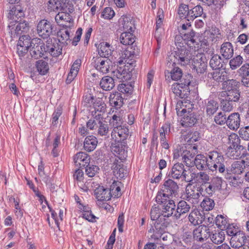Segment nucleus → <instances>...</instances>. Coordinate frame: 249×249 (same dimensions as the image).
Listing matches in <instances>:
<instances>
[{
    "label": "nucleus",
    "mask_w": 249,
    "mask_h": 249,
    "mask_svg": "<svg viewBox=\"0 0 249 249\" xmlns=\"http://www.w3.org/2000/svg\"><path fill=\"white\" fill-rule=\"evenodd\" d=\"M97 143L98 141L95 136L93 135L87 136L84 142V149L88 152L92 151L96 147Z\"/></svg>",
    "instance_id": "obj_31"
},
{
    "label": "nucleus",
    "mask_w": 249,
    "mask_h": 249,
    "mask_svg": "<svg viewBox=\"0 0 249 249\" xmlns=\"http://www.w3.org/2000/svg\"><path fill=\"white\" fill-rule=\"evenodd\" d=\"M229 148L233 149L231 151V158L238 159L241 158L240 154L238 150H244L246 149V145L241 142L239 137L235 133L231 134L229 137Z\"/></svg>",
    "instance_id": "obj_4"
},
{
    "label": "nucleus",
    "mask_w": 249,
    "mask_h": 249,
    "mask_svg": "<svg viewBox=\"0 0 249 249\" xmlns=\"http://www.w3.org/2000/svg\"><path fill=\"white\" fill-rule=\"evenodd\" d=\"M243 57L240 55L233 57L230 60L229 64L232 70H235L239 67L243 63Z\"/></svg>",
    "instance_id": "obj_58"
},
{
    "label": "nucleus",
    "mask_w": 249,
    "mask_h": 249,
    "mask_svg": "<svg viewBox=\"0 0 249 249\" xmlns=\"http://www.w3.org/2000/svg\"><path fill=\"white\" fill-rule=\"evenodd\" d=\"M94 67L103 73H107L112 70V62L107 57H94L92 59Z\"/></svg>",
    "instance_id": "obj_7"
},
{
    "label": "nucleus",
    "mask_w": 249,
    "mask_h": 249,
    "mask_svg": "<svg viewBox=\"0 0 249 249\" xmlns=\"http://www.w3.org/2000/svg\"><path fill=\"white\" fill-rule=\"evenodd\" d=\"M178 189L177 183L171 179H168L164 182L160 191L158 193L156 197V201L162 202L164 198H170L173 195L176 196Z\"/></svg>",
    "instance_id": "obj_2"
},
{
    "label": "nucleus",
    "mask_w": 249,
    "mask_h": 249,
    "mask_svg": "<svg viewBox=\"0 0 249 249\" xmlns=\"http://www.w3.org/2000/svg\"><path fill=\"white\" fill-rule=\"evenodd\" d=\"M183 161L188 167H193L194 166L195 153L193 151L189 150H185L182 154Z\"/></svg>",
    "instance_id": "obj_34"
},
{
    "label": "nucleus",
    "mask_w": 249,
    "mask_h": 249,
    "mask_svg": "<svg viewBox=\"0 0 249 249\" xmlns=\"http://www.w3.org/2000/svg\"><path fill=\"white\" fill-rule=\"evenodd\" d=\"M170 131V124L166 123L160 129V142L163 148L168 149L169 144L166 141L165 134Z\"/></svg>",
    "instance_id": "obj_32"
},
{
    "label": "nucleus",
    "mask_w": 249,
    "mask_h": 249,
    "mask_svg": "<svg viewBox=\"0 0 249 249\" xmlns=\"http://www.w3.org/2000/svg\"><path fill=\"white\" fill-rule=\"evenodd\" d=\"M32 45L30 49L31 56L35 59L42 57L46 52L44 44L41 39L35 38L32 39Z\"/></svg>",
    "instance_id": "obj_8"
},
{
    "label": "nucleus",
    "mask_w": 249,
    "mask_h": 249,
    "mask_svg": "<svg viewBox=\"0 0 249 249\" xmlns=\"http://www.w3.org/2000/svg\"><path fill=\"white\" fill-rule=\"evenodd\" d=\"M162 204L161 214L165 217L173 216L176 211L175 202L169 198H164L162 202H158Z\"/></svg>",
    "instance_id": "obj_11"
},
{
    "label": "nucleus",
    "mask_w": 249,
    "mask_h": 249,
    "mask_svg": "<svg viewBox=\"0 0 249 249\" xmlns=\"http://www.w3.org/2000/svg\"><path fill=\"white\" fill-rule=\"evenodd\" d=\"M9 12L8 18L15 21V22H18V19L23 16V12L20 8H18L15 6H13Z\"/></svg>",
    "instance_id": "obj_40"
},
{
    "label": "nucleus",
    "mask_w": 249,
    "mask_h": 249,
    "mask_svg": "<svg viewBox=\"0 0 249 249\" xmlns=\"http://www.w3.org/2000/svg\"><path fill=\"white\" fill-rule=\"evenodd\" d=\"M191 207L185 201H180L178 204L177 209L174 214V217L177 219H179L181 216L188 213L190 210Z\"/></svg>",
    "instance_id": "obj_27"
},
{
    "label": "nucleus",
    "mask_w": 249,
    "mask_h": 249,
    "mask_svg": "<svg viewBox=\"0 0 249 249\" xmlns=\"http://www.w3.org/2000/svg\"><path fill=\"white\" fill-rule=\"evenodd\" d=\"M209 237L213 243L218 245L225 240V233L223 231H215L214 232H210Z\"/></svg>",
    "instance_id": "obj_38"
},
{
    "label": "nucleus",
    "mask_w": 249,
    "mask_h": 249,
    "mask_svg": "<svg viewBox=\"0 0 249 249\" xmlns=\"http://www.w3.org/2000/svg\"><path fill=\"white\" fill-rule=\"evenodd\" d=\"M151 219L156 221L154 226L156 230L161 233L165 231L168 223L165 221L164 216L161 214V211L158 207H153L150 212Z\"/></svg>",
    "instance_id": "obj_5"
},
{
    "label": "nucleus",
    "mask_w": 249,
    "mask_h": 249,
    "mask_svg": "<svg viewBox=\"0 0 249 249\" xmlns=\"http://www.w3.org/2000/svg\"><path fill=\"white\" fill-rule=\"evenodd\" d=\"M246 240L247 237L245 234L243 232L241 231L231 237L230 243L232 248L236 249L244 245Z\"/></svg>",
    "instance_id": "obj_20"
},
{
    "label": "nucleus",
    "mask_w": 249,
    "mask_h": 249,
    "mask_svg": "<svg viewBox=\"0 0 249 249\" xmlns=\"http://www.w3.org/2000/svg\"><path fill=\"white\" fill-rule=\"evenodd\" d=\"M37 31L39 36L44 38H47L52 33V25L47 20H41L37 24Z\"/></svg>",
    "instance_id": "obj_12"
},
{
    "label": "nucleus",
    "mask_w": 249,
    "mask_h": 249,
    "mask_svg": "<svg viewBox=\"0 0 249 249\" xmlns=\"http://www.w3.org/2000/svg\"><path fill=\"white\" fill-rule=\"evenodd\" d=\"M191 54L186 49L178 50L177 51L172 52L167 58V66L169 68L173 66L176 63L185 65L190 63L192 59Z\"/></svg>",
    "instance_id": "obj_1"
},
{
    "label": "nucleus",
    "mask_w": 249,
    "mask_h": 249,
    "mask_svg": "<svg viewBox=\"0 0 249 249\" xmlns=\"http://www.w3.org/2000/svg\"><path fill=\"white\" fill-rule=\"evenodd\" d=\"M186 199L193 204H197L199 201L203 188L198 184L192 185L189 184L186 187Z\"/></svg>",
    "instance_id": "obj_6"
},
{
    "label": "nucleus",
    "mask_w": 249,
    "mask_h": 249,
    "mask_svg": "<svg viewBox=\"0 0 249 249\" xmlns=\"http://www.w3.org/2000/svg\"><path fill=\"white\" fill-rule=\"evenodd\" d=\"M210 230L207 226H199L193 231V237L197 241L203 242L210 236Z\"/></svg>",
    "instance_id": "obj_14"
},
{
    "label": "nucleus",
    "mask_w": 249,
    "mask_h": 249,
    "mask_svg": "<svg viewBox=\"0 0 249 249\" xmlns=\"http://www.w3.org/2000/svg\"><path fill=\"white\" fill-rule=\"evenodd\" d=\"M103 120L102 114H95L93 118L89 119L86 123L87 128L89 130H93L97 128L101 121Z\"/></svg>",
    "instance_id": "obj_39"
},
{
    "label": "nucleus",
    "mask_w": 249,
    "mask_h": 249,
    "mask_svg": "<svg viewBox=\"0 0 249 249\" xmlns=\"http://www.w3.org/2000/svg\"><path fill=\"white\" fill-rule=\"evenodd\" d=\"M94 195L99 201H108L111 197V193L108 189L99 186L94 190Z\"/></svg>",
    "instance_id": "obj_17"
},
{
    "label": "nucleus",
    "mask_w": 249,
    "mask_h": 249,
    "mask_svg": "<svg viewBox=\"0 0 249 249\" xmlns=\"http://www.w3.org/2000/svg\"><path fill=\"white\" fill-rule=\"evenodd\" d=\"M100 86L103 90H110L115 86L114 80L111 77L104 76L100 81Z\"/></svg>",
    "instance_id": "obj_35"
},
{
    "label": "nucleus",
    "mask_w": 249,
    "mask_h": 249,
    "mask_svg": "<svg viewBox=\"0 0 249 249\" xmlns=\"http://www.w3.org/2000/svg\"><path fill=\"white\" fill-rule=\"evenodd\" d=\"M207 156L198 154L195 157L194 165H196L197 169L203 170L206 169L207 168L209 169L210 159L208 155Z\"/></svg>",
    "instance_id": "obj_19"
},
{
    "label": "nucleus",
    "mask_w": 249,
    "mask_h": 249,
    "mask_svg": "<svg viewBox=\"0 0 249 249\" xmlns=\"http://www.w3.org/2000/svg\"><path fill=\"white\" fill-rule=\"evenodd\" d=\"M97 134L101 136H106L109 133V127L108 124L101 121L97 127Z\"/></svg>",
    "instance_id": "obj_55"
},
{
    "label": "nucleus",
    "mask_w": 249,
    "mask_h": 249,
    "mask_svg": "<svg viewBox=\"0 0 249 249\" xmlns=\"http://www.w3.org/2000/svg\"><path fill=\"white\" fill-rule=\"evenodd\" d=\"M195 37V33L193 30H191L188 33H185L183 35V38L184 40H187L188 42L187 44L191 47L192 45L196 42V39L194 38Z\"/></svg>",
    "instance_id": "obj_63"
},
{
    "label": "nucleus",
    "mask_w": 249,
    "mask_h": 249,
    "mask_svg": "<svg viewBox=\"0 0 249 249\" xmlns=\"http://www.w3.org/2000/svg\"><path fill=\"white\" fill-rule=\"evenodd\" d=\"M111 151L120 160L125 159L127 156V146L125 141H115L111 146Z\"/></svg>",
    "instance_id": "obj_10"
},
{
    "label": "nucleus",
    "mask_w": 249,
    "mask_h": 249,
    "mask_svg": "<svg viewBox=\"0 0 249 249\" xmlns=\"http://www.w3.org/2000/svg\"><path fill=\"white\" fill-rule=\"evenodd\" d=\"M221 97H225L229 101H231L235 103L238 102L240 97V92L239 90H232V91H222L221 95Z\"/></svg>",
    "instance_id": "obj_33"
},
{
    "label": "nucleus",
    "mask_w": 249,
    "mask_h": 249,
    "mask_svg": "<svg viewBox=\"0 0 249 249\" xmlns=\"http://www.w3.org/2000/svg\"><path fill=\"white\" fill-rule=\"evenodd\" d=\"M211 75L214 80L218 82H224L227 80L228 78L227 73L224 70H219L217 71H214L211 73Z\"/></svg>",
    "instance_id": "obj_48"
},
{
    "label": "nucleus",
    "mask_w": 249,
    "mask_h": 249,
    "mask_svg": "<svg viewBox=\"0 0 249 249\" xmlns=\"http://www.w3.org/2000/svg\"><path fill=\"white\" fill-rule=\"evenodd\" d=\"M73 160L76 165L81 168L89 163L90 157L85 153L80 152L74 156Z\"/></svg>",
    "instance_id": "obj_24"
},
{
    "label": "nucleus",
    "mask_w": 249,
    "mask_h": 249,
    "mask_svg": "<svg viewBox=\"0 0 249 249\" xmlns=\"http://www.w3.org/2000/svg\"><path fill=\"white\" fill-rule=\"evenodd\" d=\"M47 5V9L49 12H57L61 10L62 4L59 0H48Z\"/></svg>",
    "instance_id": "obj_43"
},
{
    "label": "nucleus",
    "mask_w": 249,
    "mask_h": 249,
    "mask_svg": "<svg viewBox=\"0 0 249 249\" xmlns=\"http://www.w3.org/2000/svg\"><path fill=\"white\" fill-rule=\"evenodd\" d=\"M171 91L175 96L183 98L186 94V90L179 83H176L172 85Z\"/></svg>",
    "instance_id": "obj_46"
},
{
    "label": "nucleus",
    "mask_w": 249,
    "mask_h": 249,
    "mask_svg": "<svg viewBox=\"0 0 249 249\" xmlns=\"http://www.w3.org/2000/svg\"><path fill=\"white\" fill-rule=\"evenodd\" d=\"M70 31L67 29H61L58 32V37H59V41H61L62 43L68 44L67 41H70Z\"/></svg>",
    "instance_id": "obj_53"
},
{
    "label": "nucleus",
    "mask_w": 249,
    "mask_h": 249,
    "mask_svg": "<svg viewBox=\"0 0 249 249\" xmlns=\"http://www.w3.org/2000/svg\"><path fill=\"white\" fill-rule=\"evenodd\" d=\"M93 107L95 111V113L99 112L98 114H101L102 112H105L106 109V104L102 102L101 100H96L93 103Z\"/></svg>",
    "instance_id": "obj_61"
},
{
    "label": "nucleus",
    "mask_w": 249,
    "mask_h": 249,
    "mask_svg": "<svg viewBox=\"0 0 249 249\" xmlns=\"http://www.w3.org/2000/svg\"><path fill=\"white\" fill-rule=\"evenodd\" d=\"M36 68L37 71L41 75L46 74L49 71L48 63L43 60H39L36 62Z\"/></svg>",
    "instance_id": "obj_49"
},
{
    "label": "nucleus",
    "mask_w": 249,
    "mask_h": 249,
    "mask_svg": "<svg viewBox=\"0 0 249 249\" xmlns=\"http://www.w3.org/2000/svg\"><path fill=\"white\" fill-rule=\"evenodd\" d=\"M230 171H231L230 168L225 167L224 171L221 172L219 174L235 187L238 185L239 178L237 175H232Z\"/></svg>",
    "instance_id": "obj_30"
},
{
    "label": "nucleus",
    "mask_w": 249,
    "mask_h": 249,
    "mask_svg": "<svg viewBox=\"0 0 249 249\" xmlns=\"http://www.w3.org/2000/svg\"><path fill=\"white\" fill-rule=\"evenodd\" d=\"M192 64L193 69L198 74L204 73L206 71L207 63L203 54L198 53L194 56Z\"/></svg>",
    "instance_id": "obj_9"
},
{
    "label": "nucleus",
    "mask_w": 249,
    "mask_h": 249,
    "mask_svg": "<svg viewBox=\"0 0 249 249\" xmlns=\"http://www.w3.org/2000/svg\"><path fill=\"white\" fill-rule=\"evenodd\" d=\"M113 77H116L121 81H125L131 79V72L129 71L128 66L124 65L117 67L115 70L112 71Z\"/></svg>",
    "instance_id": "obj_15"
},
{
    "label": "nucleus",
    "mask_w": 249,
    "mask_h": 249,
    "mask_svg": "<svg viewBox=\"0 0 249 249\" xmlns=\"http://www.w3.org/2000/svg\"><path fill=\"white\" fill-rule=\"evenodd\" d=\"M124 32H133L135 29L134 20L130 16L124 15L120 19Z\"/></svg>",
    "instance_id": "obj_22"
},
{
    "label": "nucleus",
    "mask_w": 249,
    "mask_h": 249,
    "mask_svg": "<svg viewBox=\"0 0 249 249\" xmlns=\"http://www.w3.org/2000/svg\"><path fill=\"white\" fill-rule=\"evenodd\" d=\"M46 52H48L53 56L57 57L62 53V48L58 43L47 45Z\"/></svg>",
    "instance_id": "obj_44"
},
{
    "label": "nucleus",
    "mask_w": 249,
    "mask_h": 249,
    "mask_svg": "<svg viewBox=\"0 0 249 249\" xmlns=\"http://www.w3.org/2000/svg\"><path fill=\"white\" fill-rule=\"evenodd\" d=\"M239 75L242 78V84L249 87V63H245L238 70Z\"/></svg>",
    "instance_id": "obj_23"
},
{
    "label": "nucleus",
    "mask_w": 249,
    "mask_h": 249,
    "mask_svg": "<svg viewBox=\"0 0 249 249\" xmlns=\"http://www.w3.org/2000/svg\"><path fill=\"white\" fill-rule=\"evenodd\" d=\"M188 219L190 223L194 225L201 224L204 220L203 215L197 209L192 211L188 215Z\"/></svg>",
    "instance_id": "obj_26"
},
{
    "label": "nucleus",
    "mask_w": 249,
    "mask_h": 249,
    "mask_svg": "<svg viewBox=\"0 0 249 249\" xmlns=\"http://www.w3.org/2000/svg\"><path fill=\"white\" fill-rule=\"evenodd\" d=\"M172 67L173 68L170 71L167 70L165 72V73L166 75L167 74H170L172 80L177 81L182 77V71L179 67H176V65H174L173 66H171L169 68H172Z\"/></svg>",
    "instance_id": "obj_42"
},
{
    "label": "nucleus",
    "mask_w": 249,
    "mask_h": 249,
    "mask_svg": "<svg viewBox=\"0 0 249 249\" xmlns=\"http://www.w3.org/2000/svg\"><path fill=\"white\" fill-rule=\"evenodd\" d=\"M220 53L225 59L231 58L233 54V49L231 43L229 42L223 43L221 46Z\"/></svg>",
    "instance_id": "obj_29"
},
{
    "label": "nucleus",
    "mask_w": 249,
    "mask_h": 249,
    "mask_svg": "<svg viewBox=\"0 0 249 249\" xmlns=\"http://www.w3.org/2000/svg\"><path fill=\"white\" fill-rule=\"evenodd\" d=\"M238 82L234 79L227 80L223 83V89L225 90L224 91H232V90H238Z\"/></svg>",
    "instance_id": "obj_45"
},
{
    "label": "nucleus",
    "mask_w": 249,
    "mask_h": 249,
    "mask_svg": "<svg viewBox=\"0 0 249 249\" xmlns=\"http://www.w3.org/2000/svg\"><path fill=\"white\" fill-rule=\"evenodd\" d=\"M109 103L116 109L120 108L124 104V98L119 92H112L109 96Z\"/></svg>",
    "instance_id": "obj_18"
},
{
    "label": "nucleus",
    "mask_w": 249,
    "mask_h": 249,
    "mask_svg": "<svg viewBox=\"0 0 249 249\" xmlns=\"http://www.w3.org/2000/svg\"><path fill=\"white\" fill-rule=\"evenodd\" d=\"M189 13H190V10L188 5L183 3L180 4L178 9V14L181 18H188V20H189Z\"/></svg>",
    "instance_id": "obj_56"
},
{
    "label": "nucleus",
    "mask_w": 249,
    "mask_h": 249,
    "mask_svg": "<svg viewBox=\"0 0 249 249\" xmlns=\"http://www.w3.org/2000/svg\"><path fill=\"white\" fill-rule=\"evenodd\" d=\"M235 103L229 100L225 97H222L220 100L221 108L224 112H230L233 108Z\"/></svg>",
    "instance_id": "obj_52"
},
{
    "label": "nucleus",
    "mask_w": 249,
    "mask_h": 249,
    "mask_svg": "<svg viewBox=\"0 0 249 249\" xmlns=\"http://www.w3.org/2000/svg\"><path fill=\"white\" fill-rule=\"evenodd\" d=\"M138 49L133 48L132 46H129L124 51L123 54L124 57L126 59H129L131 57L137 56L138 53Z\"/></svg>",
    "instance_id": "obj_59"
},
{
    "label": "nucleus",
    "mask_w": 249,
    "mask_h": 249,
    "mask_svg": "<svg viewBox=\"0 0 249 249\" xmlns=\"http://www.w3.org/2000/svg\"><path fill=\"white\" fill-rule=\"evenodd\" d=\"M240 119L238 113L231 114L227 118L226 124L231 130L237 129L240 126Z\"/></svg>",
    "instance_id": "obj_21"
},
{
    "label": "nucleus",
    "mask_w": 249,
    "mask_h": 249,
    "mask_svg": "<svg viewBox=\"0 0 249 249\" xmlns=\"http://www.w3.org/2000/svg\"><path fill=\"white\" fill-rule=\"evenodd\" d=\"M99 57H107L108 58L109 56L112 53V47L110 44L106 42H102L100 43L98 47Z\"/></svg>",
    "instance_id": "obj_28"
},
{
    "label": "nucleus",
    "mask_w": 249,
    "mask_h": 249,
    "mask_svg": "<svg viewBox=\"0 0 249 249\" xmlns=\"http://www.w3.org/2000/svg\"><path fill=\"white\" fill-rule=\"evenodd\" d=\"M203 14V9L200 5H196L190 10L189 19L193 20L197 17H201Z\"/></svg>",
    "instance_id": "obj_51"
},
{
    "label": "nucleus",
    "mask_w": 249,
    "mask_h": 249,
    "mask_svg": "<svg viewBox=\"0 0 249 249\" xmlns=\"http://www.w3.org/2000/svg\"><path fill=\"white\" fill-rule=\"evenodd\" d=\"M181 119V124L183 126L191 127L193 126L197 121L196 115L194 112L184 114Z\"/></svg>",
    "instance_id": "obj_25"
},
{
    "label": "nucleus",
    "mask_w": 249,
    "mask_h": 249,
    "mask_svg": "<svg viewBox=\"0 0 249 249\" xmlns=\"http://www.w3.org/2000/svg\"><path fill=\"white\" fill-rule=\"evenodd\" d=\"M245 167V164L241 160L234 162L231 165L230 169L232 175H236L241 174L243 172Z\"/></svg>",
    "instance_id": "obj_47"
},
{
    "label": "nucleus",
    "mask_w": 249,
    "mask_h": 249,
    "mask_svg": "<svg viewBox=\"0 0 249 249\" xmlns=\"http://www.w3.org/2000/svg\"><path fill=\"white\" fill-rule=\"evenodd\" d=\"M210 66L213 70H219L223 67L221 57L218 54L213 56L210 61Z\"/></svg>",
    "instance_id": "obj_50"
},
{
    "label": "nucleus",
    "mask_w": 249,
    "mask_h": 249,
    "mask_svg": "<svg viewBox=\"0 0 249 249\" xmlns=\"http://www.w3.org/2000/svg\"><path fill=\"white\" fill-rule=\"evenodd\" d=\"M226 231L227 234L232 237L235 234L241 232L239 230L238 227L234 225L233 224H229L226 227Z\"/></svg>",
    "instance_id": "obj_64"
},
{
    "label": "nucleus",
    "mask_w": 249,
    "mask_h": 249,
    "mask_svg": "<svg viewBox=\"0 0 249 249\" xmlns=\"http://www.w3.org/2000/svg\"><path fill=\"white\" fill-rule=\"evenodd\" d=\"M214 205V200L208 197H205L200 204L201 207L207 211L212 210Z\"/></svg>",
    "instance_id": "obj_54"
},
{
    "label": "nucleus",
    "mask_w": 249,
    "mask_h": 249,
    "mask_svg": "<svg viewBox=\"0 0 249 249\" xmlns=\"http://www.w3.org/2000/svg\"><path fill=\"white\" fill-rule=\"evenodd\" d=\"M168 176L174 179L183 178L186 180L187 175L184 165L181 163L175 164L168 174Z\"/></svg>",
    "instance_id": "obj_13"
},
{
    "label": "nucleus",
    "mask_w": 249,
    "mask_h": 249,
    "mask_svg": "<svg viewBox=\"0 0 249 249\" xmlns=\"http://www.w3.org/2000/svg\"><path fill=\"white\" fill-rule=\"evenodd\" d=\"M86 166V173L89 177H94L98 172L99 168L96 165H90L88 164Z\"/></svg>",
    "instance_id": "obj_62"
},
{
    "label": "nucleus",
    "mask_w": 249,
    "mask_h": 249,
    "mask_svg": "<svg viewBox=\"0 0 249 249\" xmlns=\"http://www.w3.org/2000/svg\"><path fill=\"white\" fill-rule=\"evenodd\" d=\"M120 39L122 44L124 45H129V46L133 45L135 41V36L131 32L122 33Z\"/></svg>",
    "instance_id": "obj_36"
},
{
    "label": "nucleus",
    "mask_w": 249,
    "mask_h": 249,
    "mask_svg": "<svg viewBox=\"0 0 249 249\" xmlns=\"http://www.w3.org/2000/svg\"><path fill=\"white\" fill-rule=\"evenodd\" d=\"M121 183L119 181H114L113 183L110 186V189L111 193V196H114L115 197H119L121 196V189L119 184Z\"/></svg>",
    "instance_id": "obj_57"
},
{
    "label": "nucleus",
    "mask_w": 249,
    "mask_h": 249,
    "mask_svg": "<svg viewBox=\"0 0 249 249\" xmlns=\"http://www.w3.org/2000/svg\"><path fill=\"white\" fill-rule=\"evenodd\" d=\"M32 43V39L30 40V38L28 36H22L19 37L18 41V43L19 44V45L23 46L28 49L31 48Z\"/></svg>",
    "instance_id": "obj_60"
},
{
    "label": "nucleus",
    "mask_w": 249,
    "mask_h": 249,
    "mask_svg": "<svg viewBox=\"0 0 249 249\" xmlns=\"http://www.w3.org/2000/svg\"><path fill=\"white\" fill-rule=\"evenodd\" d=\"M218 104L213 99H208L206 102V111L208 115L211 116L216 112L218 108Z\"/></svg>",
    "instance_id": "obj_41"
},
{
    "label": "nucleus",
    "mask_w": 249,
    "mask_h": 249,
    "mask_svg": "<svg viewBox=\"0 0 249 249\" xmlns=\"http://www.w3.org/2000/svg\"><path fill=\"white\" fill-rule=\"evenodd\" d=\"M129 135V130L124 126H115L111 132V137L115 141H124Z\"/></svg>",
    "instance_id": "obj_16"
},
{
    "label": "nucleus",
    "mask_w": 249,
    "mask_h": 249,
    "mask_svg": "<svg viewBox=\"0 0 249 249\" xmlns=\"http://www.w3.org/2000/svg\"><path fill=\"white\" fill-rule=\"evenodd\" d=\"M112 168L114 175L118 178H123L126 174V170L123 164L114 163Z\"/></svg>",
    "instance_id": "obj_37"
},
{
    "label": "nucleus",
    "mask_w": 249,
    "mask_h": 249,
    "mask_svg": "<svg viewBox=\"0 0 249 249\" xmlns=\"http://www.w3.org/2000/svg\"><path fill=\"white\" fill-rule=\"evenodd\" d=\"M208 156L210 159L209 169L212 172L215 171L220 173L224 171L226 167L224 158L222 154L216 151L209 152Z\"/></svg>",
    "instance_id": "obj_3"
}]
</instances>
